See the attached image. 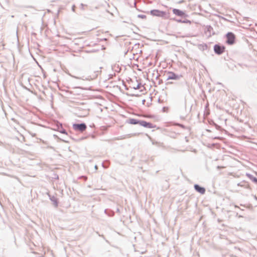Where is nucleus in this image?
<instances>
[{
  "label": "nucleus",
  "mask_w": 257,
  "mask_h": 257,
  "mask_svg": "<svg viewBox=\"0 0 257 257\" xmlns=\"http://www.w3.org/2000/svg\"><path fill=\"white\" fill-rule=\"evenodd\" d=\"M177 21L179 23H191L190 21H188V20H187L186 21H181V20H177Z\"/></svg>",
  "instance_id": "9"
},
{
  "label": "nucleus",
  "mask_w": 257,
  "mask_h": 257,
  "mask_svg": "<svg viewBox=\"0 0 257 257\" xmlns=\"http://www.w3.org/2000/svg\"><path fill=\"white\" fill-rule=\"evenodd\" d=\"M139 17L142 19L146 18V16L142 15V16H139Z\"/></svg>",
  "instance_id": "11"
},
{
  "label": "nucleus",
  "mask_w": 257,
  "mask_h": 257,
  "mask_svg": "<svg viewBox=\"0 0 257 257\" xmlns=\"http://www.w3.org/2000/svg\"><path fill=\"white\" fill-rule=\"evenodd\" d=\"M2 46H3V47H4L5 46V44H4V41H2Z\"/></svg>",
  "instance_id": "13"
},
{
  "label": "nucleus",
  "mask_w": 257,
  "mask_h": 257,
  "mask_svg": "<svg viewBox=\"0 0 257 257\" xmlns=\"http://www.w3.org/2000/svg\"><path fill=\"white\" fill-rule=\"evenodd\" d=\"M129 122L132 124H139L140 121L136 119L132 118L129 120Z\"/></svg>",
  "instance_id": "8"
},
{
  "label": "nucleus",
  "mask_w": 257,
  "mask_h": 257,
  "mask_svg": "<svg viewBox=\"0 0 257 257\" xmlns=\"http://www.w3.org/2000/svg\"><path fill=\"white\" fill-rule=\"evenodd\" d=\"M226 43L229 45H232L235 42V35L231 32L228 33L226 35Z\"/></svg>",
  "instance_id": "2"
},
{
  "label": "nucleus",
  "mask_w": 257,
  "mask_h": 257,
  "mask_svg": "<svg viewBox=\"0 0 257 257\" xmlns=\"http://www.w3.org/2000/svg\"><path fill=\"white\" fill-rule=\"evenodd\" d=\"M139 124H140L141 125L143 126L144 127H149V128L153 127L152 123L147 122L144 120L140 121Z\"/></svg>",
  "instance_id": "6"
},
{
  "label": "nucleus",
  "mask_w": 257,
  "mask_h": 257,
  "mask_svg": "<svg viewBox=\"0 0 257 257\" xmlns=\"http://www.w3.org/2000/svg\"><path fill=\"white\" fill-rule=\"evenodd\" d=\"M178 125H179V126H182V125H181V124H178Z\"/></svg>",
  "instance_id": "14"
},
{
  "label": "nucleus",
  "mask_w": 257,
  "mask_h": 257,
  "mask_svg": "<svg viewBox=\"0 0 257 257\" xmlns=\"http://www.w3.org/2000/svg\"><path fill=\"white\" fill-rule=\"evenodd\" d=\"M150 13L152 16L160 17H163L166 15L165 12L158 10H152Z\"/></svg>",
  "instance_id": "3"
},
{
  "label": "nucleus",
  "mask_w": 257,
  "mask_h": 257,
  "mask_svg": "<svg viewBox=\"0 0 257 257\" xmlns=\"http://www.w3.org/2000/svg\"><path fill=\"white\" fill-rule=\"evenodd\" d=\"M225 47L223 46H219L218 45H215L214 47V50L215 52L217 54H221L224 52Z\"/></svg>",
  "instance_id": "4"
},
{
  "label": "nucleus",
  "mask_w": 257,
  "mask_h": 257,
  "mask_svg": "<svg viewBox=\"0 0 257 257\" xmlns=\"http://www.w3.org/2000/svg\"><path fill=\"white\" fill-rule=\"evenodd\" d=\"M143 116L145 117H150V118L152 117V116L151 115H144Z\"/></svg>",
  "instance_id": "10"
},
{
  "label": "nucleus",
  "mask_w": 257,
  "mask_h": 257,
  "mask_svg": "<svg viewBox=\"0 0 257 257\" xmlns=\"http://www.w3.org/2000/svg\"><path fill=\"white\" fill-rule=\"evenodd\" d=\"M194 188L197 192H199L200 193H201L202 194H204L205 192V189L203 187H201L199 186L198 185H196V184L195 185Z\"/></svg>",
  "instance_id": "7"
},
{
  "label": "nucleus",
  "mask_w": 257,
  "mask_h": 257,
  "mask_svg": "<svg viewBox=\"0 0 257 257\" xmlns=\"http://www.w3.org/2000/svg\"><path fill=\"white\" fill-rule=\"evenodd\" d=\"M73 128L75 131L83 132L86 130L87 126L85 123H75L73 124Z\"/></svg>",
  "instance_id": "1"
},
{
  "label": "nucleus",
  "mask_w": 257,
  "mask_h": 257,
  "mask_svg": "<svg viewBox=\"0 0 257 257\" xmlns=\"http://www.w3.org/2000/svg\"><path fill=\"white\" fill-rule=\"evenodd\" d=\"M252 180L254 181V182H257V179L255 178H253L252 179Z\"/></svg>",
  "instance_id": "12"
},
{
  "label": "nucleus",
  "mask_w": 257,
  "mask_h": 257,
  "mask_svg": "<svg viewBox=\"0 0 257 257\" xmlns=\"http://www.w3.org/2000/svg\"><path fill=\"white\" fill-rule=\"evenodd\" d=\"M173 13L175 15H177L178 16L183 17L186 16L185 13L178 9H174L173 10Z\"/></svg>",
  "instance_id": "5"
}]
</instances>
